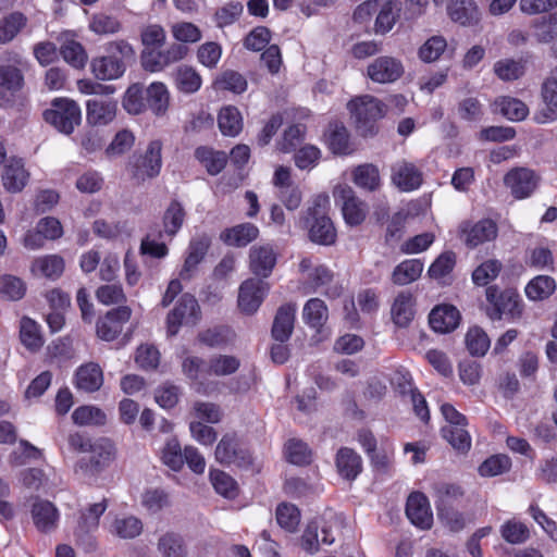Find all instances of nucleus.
Here are the masks:
<instances>
[{
	"label": "nucleus",
	"instance_id": "nucleus-22",
	"mask_svg": "<svg viewBox=\"0 0 557 557\" xmlns=\"http://www.w3.org/2000/svg\"><path fill=\"white\" fill-rule=\"evenodd\" d=\"M210 245L211 239L207 235H200L190 240L188 255L180 272L182 280H189L193 276L197 265L205 258Z\"/></svg>",
	"mask_w": 557,
	"mask_h": 557
},
{
	"label": "nucleus",
	"instance_id": "nucleus-52",
	"mask_svg": "<svg viewBox=\"0 0 557 557\" xmlns=\"http://www.w3.org/2000/svg\"><path fill=\"white\" fill-rule=\"evenodd\" d=\"M175 85L185 94L196 92L201 86V77L190 66L182 65L175 72Z\"/></svg>",
	"mask_w": 557,
	"mask_h": 557
},
{
	"label": "nucleus",
	"instance_id": "nucleus-29",
	"mask_svg": "<svg viewBox=\"0 0 557 557\" xmlns=\"http://www.w3.org/2000/svg\"><path fill=\"white\" fill-rule=\"evenodd\" d=\"M186 212L184 207L177 200H172L164 211L162 218V231H159L160 238L172 240L182 228Z\"/></svg>",
	"mask_w": 557,
	"mask_h": 557
},
{
	"label": "nucleus",
	"instance_id": "nucleus-59",
	"mask_svg": "<svg viewBox=\"0 0 557 557\" xmlns=\"http://www.w3.org/2000/svg\"><path fill=\"white\" fill-rule=\"evenodd\" d=\"M74 423L78 425H102L106 423L104 412L94 406H81L72 414Z\"/></svg>",
	"mask_w": 557,
	"mask_h": 557
},
{
	"label": "nucleus",
	"instance_id": "nucleus-7",
	"mask_svg": "<svg viewBox=\"0 0 557 557\" xmlns=\"http://www.w3.org/2000/svg\"><path fill=\"white\" fill-rule=\"evenodd\" d=\"M200 318V307L197 299L190 294H184L168 314V333L173 336L178 333L182 325H195Z\"/></svg>",
	"mask_w": 557,
	"mask_h": 557
},
{
	"label": "nucleus",
	"instance_id": "nucleus-30",
	"mask_svg": "<svg viewBox=\"0 0 557 557\" xmlns=\"http://www.w3.org/2000/svg\"><path fill=\"white\" fill-rule=\"evenodd\" d=\"M447 14L454 22L463 26L476 24L480 20V12L473 0H449Z\"/></svg>",
	"mask_w": 557,
	"mask_h": 557
},
{
	"label": "nucleus",
	"instance_id": "nucleus-25",
	"mask_svg": "<svg viewBox=\"0 0 557 557\" xmlns=\"http://www.w3.org/2000/svg\"><path fill=\"white\" fill-rule=\"evenodd\" d=\"M459 320V311L450 305L437 306L429 315L430 326L438 333H448L454 331L458 326Z\"/></svg>",
	"mask_w": 557,
	"mask_h": 557
},
{
	"label": "nucleus",
	"instance_id": "nucleus-28",
	"mask_svg": "<svg viewBox=\"0 0 557 557\" xmlns=\"http://www.w3.org/2000/svg\"><path fill=\"white\" fill-rule=\"evenodd\" d=\"M90 66L96 78L101 81L117 79L126 71V64L123 60H119V58L109 54L95 58Z\"/></svg>",
	"mask_w": 557,
	"mask_h": 557
},
{
	"label": "nucleus",
	"instance_id": "nucleus-9",
	"mask_svg": "<svg viewBox=\"0 0 557 557\" xmlns=\"http://www.w3.org/2000/svg\"><path fill=\"white\" fill-rule=\"evenodd\" d=\"M215 460L222 465H235L247 468L252 462L249 450L244 447L235 434L222 436L215 448Z\"/></svg>",
	"mask_w": 557,
	"mask_h": 557
},
{
	"label": "nucleus",
	"instance_id": "nucleus-24",
	"mask_svg": "<svg viewBox=\"0 0 557 557\" xmlns=\"http://www.w3.org/2000/svg\"><path fill=\"white\" fill-rule=\"evenodd\" d=\"M29 174L24 168L22 159L11 158L4 165L2 183L10 193L21 191L27 184Z\"/></svg>",
	"mask_w": 557,
	"mask_h": 557
},
{
	"label": "nucleus",
	"instance_id": "nucleus-1",
	"mask_svg": "<svg viewBox=\"0 0 557 557\" xmlns=\"http://www.w3.org/2000/svg\"><path fill=\"white\" fill-rule=\"evenodd\" d=\"M327 205L329 197L326 195L317 196L304 218L310 240L324 246L334 244L336 239V230L326 213Z\"/></svg>",
	"mask_w": 557,
	"mask_h": 557
},
{
	"label": "nucleus",
	"instance_id": "nucleus-55",
	"mask_svg": "<svg viewBox=\"0 0 557 557\" xmlns=\"http://www.w3.org/2000/svg\"><path fill=\"white\" fill-rule=\"evenodd\" d=\"M60 52L64 61L75 69H83L87 63L88 57L84 47L75 40H66Z\"/></svg>",
	"mask_w": 557,
	"mask_h": 557
},
{
	"label": "nucleus",
	"instance_id": "nucleus-33",
	"mask_svg": "<svg viewBox=\"0 0 557 557\" xmlns=\"http://www.w3.org/2000/svg\"><path fill=\"white\" fill-rule=\"evenodd\" d=\"M414 299L410 292L403 290L394 299L391 313L394 323L400 327H406L412 321L414 315Z\"/></svg>",
	"mask_w": 557,
	"mask_h": 557
},
{
	"label": "nucleus",
	"instance_id": "nucleus-46",
	"mask_svg": "<svg viewBox=\"0 0 557 557\" xmlns=\"http://www.w3.org/2000/svg\"><path fill=\"white\" fill-rule=\"evenodd\" d=\"M248 86L246 77L234 70L223 71L214 81L218 90H228L233 94H243Z\"/></svg>",
	"mask_w": 557,
	"mask_h": 557
},
{
	"label": "nucleus",
	"instance_id": "nucleus-47",
	"mask_svg": "<svg viewBox=\"0 0 557 557\" xmlns=\"http://www.w3.org/2000/svg\"><path fill=\"white\" fill-rule=\"evenodd\" d=\"M495 104L499 112L510 121H522L529 113L527 104L517 98L502 97L496 100Z\"/></svg>",
	"mask_w": 557,
	"mask_h": 557
},
{
	"label": "nucleus",
	"instance_id": "nucleus-43",
	"mask_svg": "<svg viewBox=\"0 0 557 557\" xmlns=\"http://www.w3.org/2000/svg\"><path fill=\"white\" fill-rule=\"evenodd\" d=\"M333 277V272L322 264L314 267L309 274V278L315 288L325 287V295L331 298H336L341 295L342 287L337 284H332Z\"/></svg>",
	"mask_w": 557,
	"mask_h": 557
},
{
	"label": "nucleus",
	"instance_id": "nucleus-18",
	"mask_svg": "<svg viewBox=\"0 0 557 557\" xmlns=\"http://www.w3.org/2000/svg\"><path fill=\"white\" fill-rule=\"evenodd\" d=\"M406 515L412 524L428 530L432 527L433 515L428 498L422 493H412L407 499Z\"/></svg>",
	"mask_w": 557,
	"mask_h": 557
},
{
	"label": "nucleus",
	"instance_id": "nucleus-26",
	"mask_svg": "<svg viewBox=\"0 0 557 557\" xmlns=\"http://www.w3.org/2000/svg\"><path fill=\"white\" fill-rule=\"evenodd\" d=\"M296 306L286 304L281 306L274 317L272 325V337L276 342L285 343L289 339L295 323Z\"/></svg>",
	"mask_w": 557,
	"mask_h": 557
},
{
	"label": "nucleus",
	"instance_id": "nucleus-6",
	"mask_svg": "<svg viewBox=\"0 0 557 557\" xmlns=\"http://www.w3.org/2000/svg\"><path fill=\"white\" fill-rule=\"evenodd\" d=\"M161 151L160 140L150 141L146 151L143 154L134 156L129 162L132 176L140 182L158 176L162 166Z\"/></svg>",
	"mask_w": 557,
	"mask_h": 557
},
{
	"label": "nucleus",
	"instance_id": "nucleus-36",
	"mask_svg": "<svg viewBox=\"0 0 557 557\" xmlns=\"http://www.w3.org/2000/svg\"><path fill=\"white\" fill-rule=\"evenodd\" d=\"M305 323L320 332L329 319V310L325 302L320 298L309 299L302 309Z\"/></svg>",
	"mask_w": 557,
	"mask_h": 557
},
{
	"label": "nucleus",
	"instance_id": "nucleus-45",
	"mask_svg": "<svg viewBox=\"0 0 557 557\" xmlns=\"http://www.w3.org/2000/svg\"><path fill=\"white\" fill-rule=\"evenodd\" d=\"M218 124L223 135L236 136L243 128V120L237 108L228 106L221 109Z\"/></svg>",
	"mask_w": 557,
	"mask_h": 557
},
{
	"label": "nucleus",
	"instance_id": "nucleus-57",
	"mask_svg": "<svg viewBox=\"0 0 557 557\" xmlns=\"http://www.w3.org/2000/svg\"><path fill=\"white\" fill-rule=\"evenodd\" d=\"M26 17L20 13L14 12L0 21V42L5 44L11 41L17 33L25 26Z\"/></svg>",
	"mask_w": 557,
	"mask_h": 557
},
{
	"label": "nucleus",
	"instance_id": "nucleus-14",
	"mask_svg": "<svg viewBox=\"0 0 557 557\" xmlns=\"http://www.w3.org/2000/svg\"><path fill=\"white\" fill-rule=\"evenodd\" d=\"M368 76L375 83H394L404 74V66L400 60L383 55L374 59L368 65Z\"/></svg>",
	"mask_w": 557,
	"mask_h": 557
},
{
	"label": "nucleus",
	"instance_id": "nucleus-21",
	"mask_svg": "<svg viewBox=\"0 0 557 557\" xmlns=\"http://www.w3.org/2000/svg\"><path fill=\"white\" fill-rule=\"evenodd\" d=\"M400 3L397 0H377L375 11L374 32L385 35L393 29L400 13Z\"/></svg>",
	"mask_w": 557,
	"mask_h": 557
},
{
	"label": "nucleus",
	"instance_id": "nucleus-42",
	"mask_svg": "<svg viewBox=\"0 0 557 557\" xmlns=\"http://www.w3.org/2000/svg\"><path fill=\"white\" fill-rule=\"evenodd\" d=\"M441 433L457 451L466 454L470 450L471 436L467 430V425H445L442 428Z\"/></svg>",
	"mask_w": 557,
	"mask_h": 557
},
{
	"label": "nucleus",
	"instance_id": "nucleus-17",
	"mask_svg": "<svg viewBox=\"0 0 557 557\" xmlns=\"http://www.w3.org/2000/svg\"><path fill=\"white\" fill-rule=\"evenodd\" d=\"M117 102L109 98L95 97L86 102V119L90 125L110 124L116 115Z\"/></svg>",
	"mask_w": 557,
	"mask_h": 557
},
{
	"label": "nucleus",
	"instance_id": "nucleus-49",
	"mask_svg": "<svg viewBox=\"0 0 557 557\" xmlns=\"http://www.w3.org/2000/svg\"><path fill=\"white\" fill-rule=\"evenodd\" d=\"M556 289L555 280L547 275L534 277L525 287L527 296L532 300L548 298Z\"/></svg>",
	"mask_w": 557,
	"mask_h": 557
},
{
	"label": "nucleus",
	"instance_id": "nucleus-53",
	"mask_svg": "<svg viewBox=\"0 0 557 557\" xmlns=\"http://www.w3.org/2000/svg\"><path fill=\"white\" fill-rule=\"evenodd\" d=\"M89 29L97 35H113L122 29V23L117 17L100 12L91 16Z\"/></svg>",
	"mask_w": 557,
	"mask_h": 557
},
{
	"label": "nucleus",
	"instance_id": "nucleus-32",
	"mask_svg": "<svg viewBox=\"0 0 557 557\" xmlns=\"http://www.w3.org/2000/svg\"><path fill=\"white\" fill-rule=\"evenodd\" d=\"M64 260L58 255H46L32 262L30 271L35 276L49 280L59 278L64 271Z\"/></svg>",
	"mask_w": 557,
	"mask_h": 557
},
{
	"label": "nucleus",
	"instance_id": "nucleus-51",
	"mask_svg": "<svg viewBox=\"0 0 557 557\" xmlns=\"http://www.w3.org/2000/svg\"><path fill=\"white\" fill-rule=\"evenodd\" d=\"M503 264L497 259H488L479 264L472 272V281L476 286H486L500 273Z\"/></svg>",
	"mask_w": 557,
	"mask_h": 557
},
{
	"label": "nucleus",
	"instance_id": "nucleus-8",
	"mask_svg": "<svg viewBox=\"0 0 557 557\" xmlns=\"http://www.w3.org/2000/svg\"><path fill=\"white\" fill-rule=\"evenodd\" d=\"M497 235L498 226L492 219H482L478 222L463 221L459 225V237L469 248L493 242Z\"/></svg>",
	"mask_w": 557,
	"mask_h": 557
},
{
	"label": "nucleus",
	"instance_id": "nucleus-16",
	"mask_svg": "<svg viewBox=\"0 0 557 557\" xmlns=\"http://www.w3.org/2000/svg\"><path fill=\"white\" fill-rule=\"evenodd\" d=\"M337 200L342 201V211L344 219L349 225L360 224L367 215V206L349 186L338 187L334 191Z\"/></svg>",
	"mask_w": 557,
	"mask_h": 557
},
{
	"label": "nucleus",
	"instance_id": "nucleus-64",
	"mask_svg": "<svg viewBox=\"0 0 557 557\" xmlns=\"http://www.w3.org/2000/svg\"><path fill=\"white\" fill-rule=\"evenodd\" d=\"M466 344L471 355L484 356L490 348V338L482 329L473 327L467 333Z\"/></svg>",
	"mask_w": 557,
	"mask_h": 557
},
{
	"label": "nucleus",
	"instance_id": "nucleus-37",
	"mask_svg": "<svg viewBox=\"0 0 557 557\" xmlns=\"http://www.w3.org/2000/svg\"><path fill=\"white\" fill-rule=\"evenodd\" d=\"M533 37L540 44H550L557 40V12L543 15L532 22Z\"/></svg>",
	"mask_w": 557,
	"mask_h": 557
},
{
	"label": "nucleus",
	"instance_id": "nucleus-11",
	"mask_svg": "<svg viewBox=\"0 0 557 557\" xmlns=\"http://www.w3.org/2000/svg\"><path fill=\"white\" fill-rule=\"evenodd\" d=\"M269 292V284L260 278L244 281L238 290V308L245 314L255 313Z\"/></svg>",
	"mask_w": 557,
	"mask_h": 557
},
{
	"label": "nucleus",
	"instance_id": "nucleus-48",
	"mask_svg": "<svg viewBox=\"0 0 557 557\" xmlns=\"http://www.w3.org/2000/svg\"><path fill=\"white\" fill-rule=\"evenodd\" d=\"M456 265V255L453 251L441 253L430 265L428 274L431 278L445 283L446 277Z\"/></svg>",
	"mask_w": 557,
	"mask_h": 557
},
{
	"label": "nucleus",
	"instance_id": "nucleus-4",
	"mask_svg": "<svg viewBox=\"0 0 557 557\" xmlns=\"http://www.w3.org/2000/svg\"><path fill=\"white\" fill-rule=\"evenodd\" d=\"M44 120L59 132L70 135L79 125L82 112L79 106L67 98H55L49 109L44 111Z\"/></svg>",
	"mask_w": 557,
	"mask_h": 557
},
{
	"label": "nucleus",
	"instance_id": "nucleus-63",
	"mask_svg": "<svg viewBox=\"0 0 557 557\" xmlns=\"http://www.w3.org/2000/svg\"><path fill=\"white\" fill-rule=\"evenodd\" d=\"M184 450L182 451L181 445L176 438H171L166 442L162 449V462L173 471H180L184 465Z\"/></svg>",
	"mask_w": 557,
	"mask_h": 557
},
{
	"label": "nucleus",
	"instance_id": "nucleus-19",
	"mask_svg": "<svg viewBox=\"0 0 557 557\" xmlns=\"http://www.w3.org/2000/svg\"><path fill=\"white\" fill-rule=\"evenodd\" d=\"M392 182L400 190L410 191L421 185L422 173L413 163L400 160L392 166Z\"/></svg>",
	"mask_w": 557,
	"mask_h": 557
},
{
	"label": "nucleus",
	"instance_id": "nucleus-40",
	"mask_svg": "<svg viewBox=\"0 0 557 557\" xmlns=\"http://www.w3.org/2000/svg\"><path fill=\"white\" fill-rule=\"evenodd\" d=\"M423 271V262L419 259H409L400 262L392 273V281L396 285H407L417 281Z\"/></svg>",
	"mask_w": 557,
	"mask_h": 557
},
{
	"label": "nucleus",
	"instance_id": "nucleus-58",
	"mask_svg": "<svg viewBox=\"0 0 557 557\" xmlns=\"http://www.w3.org/2000/svg\"><path fill=\"white\" fill-rule=\"evenodd\" d=\"M511 468V460L507 455H493L481 463L479 473L482 476H496L506 473Z\"/></svg>",
	"mask_w": 557,
	"mask_h": 557
},
{
	"label": "nucleus",
	"instance_id": "nucleus-3",
	"mask_svg": "<svg viewBox=\"0 0 557 557\" xmlns=\"http://www.w3.org/2000/svg\"><path fill=\"white\" fill-rule=\"evenodd\" d=\"M347 109L361 136H373L377 133V121L384 115V104L379 99L370 95L359 96L347 103Z\"/></svg>",
	"mask_w": 557,
	"mask_h": 557
},
{
	"label": "nucleus",
	"instance_id": "nucleus-5",
	"mask_svg": "<svg viewBox=\"0 0 557 557\" xmlns=\"http://www.w3.org/2000/svg\"><path fill=\"white\" fill-rule=\"evenodd\" d=\"M187 53L188 48L182 44H172L165 49H144L140 54V63L145 71L157 73L183 60Z\"/></svg>",
	"mask_w": 557,
	"mask_h": 557
},
{
	"label": "nucleus",
	"instance_id": "nucleus-41",
	"mask_svg": "<svg viewBox=\"0 0 557 557\" xmlns=\"http://www.w3.org/2000/svg\"><path fill=\"white\" fill-rule=\"evenodd\" d=\"M146 104L157 114H163L169 107L170 94L166 86L161 82H154L146 90Z\"/></svg>",
	"mask_w": 557,
	"mask_h": 557
},
{
	"label": "nucleus",
	"instance_id": "nucleus-61",
	"mask_svg": "<svg viewBox=\"0 0 557 557\" xmlns=\"http://www.w3.org/2000/svg\"><path fill=\"white\" fill-rule=\"evenodd\" d=\"M276 521L288 532H294L300 522V512L295 505L281 504L276 508Z\"/></svg>",
	"mask_w": 557,
	"mask_h": 557
},
{
	"label": "nucleus",
	"instance_id": "nucleus-20",
	"mask_svg": "<svg viewBox=\"0 0 557 557\" xmlns=\"http://www.w3.org/2000/svg\"><path fill=\"white\" fill-rule=\"evenodd\" d=\"M249 261L252 273L268 277L276 264V253L270 244L253 246L249 251Z\"/></svg>",
	"mask_w": 557,
	"mask_h": 557
},
{
	"label": "nucleus",
	"instance_id": "nucleus-12",
	"mask_svg": "<svg viewBox=\"0 0 557 557\" xmlns=\"http://www.w3.org/2000/svg\"><path fill=\"white\" fill-rule=\"evenodd\" d=\"M504 184L516 199L530 197L536 189L539 177L534 171L525 168L510 170L504 177Z\"/></svg>",
	"mask_w": 557,
	"mask_h": 557
},
{
	"label": "nucleus",
	"instance_id": "nucleus-34",
	"mask_svg": "<svg viewBox=\"0 0 557 557\" xmlns=\"http://www.w3.org/2000/svg\"><path fill=\"white\" fill-rule=\"evenodd\" d=\"M336 468L346 480H355L362 470L361 457L351 448L343 447L336 454Z\"/></svg>",
	"mask_w": 557,
	"mask_h": 557
},
{
	"label": "nucleus",
	"instance_id": "nucleus-56",
	"mask_svg": "<svg viewBox=\"0 0 557 557\" xmlns=\"http://www.w3.org/2000/svg\"><path fill=\"white\" fill-rule=\"evenodd\" d=\"M26 292L25 283L17 276L4 274L0 276V297L8 300H18Z\"/></svg>",
	"mask_w": 557,
	"mask_h": 557
},
{
	"label": "nucleus",
	"instance_id": "nucleus-15",
	"mask_svg": "<svg viewBox=\"0 0 557 557\" xmlns=\"http://www.w3.org/2000/svg\"><path fill=\"white\" fill-rule=\"evenodd\" d=\"M132 310L127 306H120L110 310L97 322V334L103 341H113L122 332L124 324L131 319Z\"/></svg>",
	"mask_w": 557,
	"mask_h": 557
},
{
	"label": "nucleus",
	"instance_id": "nucleus-13",
	"mask_svg": "<svg viewBox=\"0 0 557 557\" xmlns=\"http://www.w3.org/2000/svg\"><path fill=\"white\" fill-rule=\"evenodd\" d=\"M544 107L534 113V121L539 124L553 123L557 120V67L545 79L541 90Z\"/></svg>",
	"mask_w": 557,
	"mask_h": 557
},
{
	"label": "nucleus",
	"instance_id": "nucleus-35",
	"mask_svg": "<svg viewBox=\"0 0 557 557\" xmlns=\"http://www.w3.org/2000/svg\"><path fill=\"white\" fill-rule=\"evenodd\" d=\"M144 523L135 516H119L116 517L111 525L110 533L123 540H132L139 536L143 533Z\"/></svg>",
	"mask_w": 557,
	"mask_h": 557
},
{
	"label": "nucleus",
	"instance_id": "nucleus-44",
	"mask_svg": "<svg viewBox=\"0 0 557 557\" xmlns=\"http://www.w3.org/2000/svg\"><path fill=\"white\" fill-rule=\"evenodd\" d=\"M157 548L162 557H186L187 555L183 537L174 532L161 535Z\"/></svg>",
	"mask_w": 557,
	"mask_h": 557
},
{
	"label": "nucleus",
	"instance_id": "nucleus-2",
	"mask_svg": "<svg viewBox=\"0 0 557 557\" xmlns=\"http://www.w3.org/2000/svg\"><path fill=\"white\" fill-rule=\"evenodd\" d=\"M485 299L483 310L492 321L503 318L516 320L522 314L521 299L515 289H502L497 285H491L485 289Z\"/></svg>",
	"mask_w": 557,
	"mask_h": 557
},
{
	"label": "nucleus",
	"instance_id": "nucleus-27",
	"mask_svg": "<svg viewBox=\"0 0 557 557\" xmlns=\"http://www.w3.org/2000/svg\"><path fill=\"white\" fill-rule=\"evenodd\" d=\"M108 508V500L102 498L100 502L90 504L79 511L77 528L75 534L83 536L95 532L99 527L100 517Z\"/></svg>",
	"mask_w": 557,
	"mask_h": 557
},
{
	"label": "nucleus",
	"instance_id": "nucleus-38",
	"mask_svg": "<svg viewBox=\"0 0 557 557\" xmlns=\"http://www.w3.org/2000/svg\"><path fill=\"white\" fill-rule=\"evenodd\" d=\"M195 158L206 168L210 175L219 174L226 165L227 156L210 147L201 146L195 150Z\"/></svg>",
	"mask_w": 557,
	"mask_h": 557
},
{
	"label": "nucleus",
	"instance_id": "nucleus-31",
	"mask_svg": "<svg viewBox=\"0 0 557 557\" xmlns=\"http://www.w3.org/2000/svg\"><path fill=\"white\" fill-rule=\"evenodd\" d=\"M103 384V373L99 364L89 362L81 366L75 374V386L84 392L92 393Z\"/></svg>",
	"mask_w": 557,
	"mask_h": 557
},
{
	"label": "nucleus",
	"instance_id": "nucleus-39",
	"mask_svg": "<svg viewBox=\"0 0 557 557\" xmlns=\"http://www.w3.org/2000/svg\"><path fill=\"white\" fill-rule=\"evenodd\" d=\"M259 230L251 223H244L226 230L222 239L232 246L244 247L258 237Z\"/></svg>",
	"mask_w": 557,
	"mask_h": 557
},
{
	"label": "nucleus",
	"instance_id": "nucleus-23",
	"mask_svg": "<svg viewBox=\"0 0 557 557\" xmlns=\"http://www.w3.org/2000/svg\"><path fill=\"white\" fill-rule=\"evenodd\" d=\"M32 518L39 531L48 533L57 528L59 511L51 502L36 499L32 506Z\"/></svg>",
	"mask_w": 557,
	"mask_h": 557
},
{
	"label": "nucleus",
	"instance_id": "nucleus-54",
	"mask_svg": "<svg viewBox=\"0 0 557 557\" xmlns=\"http://www.w3.org/2000/svg\"><path fill=\"white\" fill-rule=\"evenodd\" d=\"M239 364V360L234 356H214L209 360L207 373L216 376L230 375L238 370Z\"/></svg>",
	"mask_w": 557,
	"mask_h": 557
},
{
	"label": "nucleus",
	"instance_id": "nucleus-62",
	"mask_svg": "<svg viewBox=\"0 0 557 557\" xmlns=\"http://www.w3.org/2000/svg\"><path fill=\"white\" fill-rule=\"evenodd\" d=\"M123 108L131 114H139L146 109V100L143 95V86L140 84L131 85L124 97Z\"/></svg>",
	"mask_w": 557,
	"mask_h": 557
},
{
	"label": "nucleus",
	"instance_id": "nucleus-50",
	"mask_svg": "<svg viewBox=\"0 0 557 557\" xmlns=\"http://www.w3.org/2000/svg\"><path fill=\"white\" fill-rule=\"evenodd\" d=\"M354 182L363 189L375 190L380 186L379 169L371 163L357 166L354 171Z\"/></svg>",
	"mask_w": 557,
	"mask_h": 557
},
{
	"label": "nucleus",
	"instance_id": "nucleus-10",
	"mask_svg": "<svg viewBox=\"0 0 557 557\" xmlns=\"http://www.w3.org/2000/svg\"><path fill=\"white\" fill-rule=\"evenodd\" d=\"M88 453H90V457L81 459L78 466L92 475L108 468L115 458V447L107 438L94 442Z\"/></svg>",
	"mask_w": 557,
	"mask_h": 557
},
{
	"label": "nucleus",
	"instance_id": "nucleus-60",
	"mask_svg": "<svg viewBox=\"0 0 557 557\" xmlns=\"http://www.w3.org/2000/svg\"><path fill=\"white\" fill-rule=\"evenodd\" d=\"M210 481L216 493L224 497L234 498L237 495V483L227 473L221 470L210 471Z\"/></svg>",
	"mask_w": 557,
	"mask_h": 557
}]
</instances>
